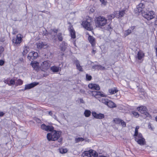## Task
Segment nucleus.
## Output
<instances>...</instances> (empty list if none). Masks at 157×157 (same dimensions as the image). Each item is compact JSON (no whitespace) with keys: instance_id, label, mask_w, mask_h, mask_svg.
<instances>
[{"instance_id":"bb28decb","label":"nucleus","mask_w":157,"mask_h":157,"mask_svg":"<svg viewBox=\"0 0 157 157\" xmlns=\"http://www.w3.org/2000/svg\"><path fill=\"white\" fill-rule=\"evenodd\" d=\"M6 82H7V84L9 85V86H12L14 85L15 83V80L13 79H11L10 81H5V83H6Z\"/></svg>"},{"instance_id":"f03ea898","label":"nucleus","mask_w":157,"mask_h":157,"mask_svg":"<svg viewBox=\"0 0 157 157\" xmlns=\"http://www.w3.org/2000/svg\"><path fill=\"white\" fill-rule=\"evenodd\" d=\"M107 20L101 16L97 18L95 22L96 27H101L105 25L107 23Z\"/></svg>"},{"instance_id":"aec40b11","label":"nucleus","mask_w":157,"mask_h":157,"mask_svg":"<svg viewBox=\"0 0 157 157\" xmlns=\"http://www.w3.org/2000/svg\"><path fill=\"white\" fill-rule=\"evenodd\" d=\"M74 63L75 64L77 69L80 71H82V68L80 66L79 62L78 60L77 59L75 60L74 61Z\"/></svg>"},{"instance_id":"6ab92c4d","label":"nucleus","mask_w":157,"mask_h":157,"mask_svg":"<svg viewBox=\"0 0 157 157\" xmlns=\"http://www.w3.org/2000/svg\"><path fill=\"white\" fill-rule=\"evenodd\" d=\"M36 44L37 48L39 49L44 48L47 47V45L44 44L42 42L37 43Z\"/></svg>"},{"instance_id":"13d9d810","label":"nucleus","mask_w":157,"mask_h":157,"mask_svg":"<svg viewBox=\"0 0 157 157\" xmlns=\"http://www.w3.org/2000/svg\"><path fill=\"white\" fill-rule=\"evenodd\" d=\"M155 25H157V16L156 17L155 19Z\"/></svg>"},{"instance_id":"423d86ee","label":"nucleus","mask_w":157,"mask_h":157,"mask_svg":"<svg viewBox=\"0 0 157 157\" xmlns=\"http://www.w3.org/2000/svg\"><path fill=\"white\" fill-rule=\"evenodd\" d=\"M51 65V62L49 60L45 61L41 64V68L44 70L49 68Z\"/></svg>"},{"instance_id":"473e14b6","label":"nucleus","mask_w":157,"mask_h":157,"mask_svg":"<svg viewBox=\"0 0 157 157\" xmlns=\"http://www.w3.org/2000/svg\"><path fill=\"white\" fill-rule=\"evenodd\" d=\"M58 40L59 41H62L63 39V37L62 36V34L61 33H59L58 34Z\"/></svg>"},{"instance_id":"37998d69","label":"nucleus","mask_w":157,"mask_h":157,"mask_svg":"<svg viewBox=\"0 0 157 157\" xmlns=\"http://www.w3.org/2000/svg\"><path fill=\"white\" fill-rule=\"evenodd\" d=\"M148 128L151 130H153L154 128L151 126V123H149L148 124Z\"/></svg>"},{"instance_id":"680f3d73","label":"nucleus","mask_w":157,"mask_h":157,"mask_svg":"<svg viewBox=\"0 0 157 157\" xmlns=\"http://www.w3.org/2000/svg\"><path fill=\"white\" fill-rule=\"evenodd\" d=\"M96 51L94 50V49H93L92 53V54H94L95 53Z\"/></svg>"},{"instance_id":"603ef678","label":"nucleus","mask_w":157,"mask_h":157,"mask_svg":"<svg viewBox=\"0 0 157 157\" xmlns=\"http://www.w3.org/2000/svg\"><path fill=\"white\" fill-rule=\"evenodd\" d=\"M139 133L138 132V130L135 129V133L134 134V136H136L137 134H139Z\"/></svg>"},{"instance_id":"4468645a","label":"nucleus","mask_w":157,"mask_h":157,"mask_svg":"<svg viewBox=\"0 0 157 157\" xmlns=\"http://www.w3.org/2000/svg\"><path fill=\"white\" fill-rule=\"evenodd\" d=\"M94 152V150L91 149L89 151H85L82 153V157H91V153Z\"/></svg>"},{"instance_id":"a19ab883","label":"nucleus","mask_w":157,"mask_h":157,"mask_svg":"<svg viewBox=\"0 0 157 157\" xmlns=\"http://www.w3.org/2000/svg\"><path fill=\"white\" fill-rule=\"evenodd\" d=\"M91 155H92L94 157H97L98 155V153L94 150V152L93 153H91Z\"/></svg>"},{"instance_id":"a211bd4d","label":"nucleus","mask_w":157,"mask_h":157,"mask_svg":"<svg viewBox=\"0 0 157 157\" xmlns=\"http://www.w3.org/2000/svg\"><path fill=\"white\" fill-rule=\"evenodd\" d=\"M144 53L142 51H140L138 52L136 58H137L139 60H141L142 59V60H143V58L144 57Z\"/></svg>"},{"instance_id":"6e6d98bb","label":"nucleus","mask_w":157,"mask_h":157,"mask_svg":"<svg viewBox=\"0 0 157 157\" xmlns=\"http://www.w3.org/2000/svg\"><path fill=\"white\" fill-rule=\"evenodd\" d=\"M52 117L54 118L56 120L58 121L57 117L55 115H53Z\"/></svg>"},{"instance_id":"09e8293b","label":"nucleus","mask_w":157,"mask_h":157,"mask_svg":"<svg viewBox=\"0 0 157 157\" xmlns=\"http://www.w3.org/2000/svg\"><path fill=\"white\" fill-rule=\"evenodd\" d=\"M18 33V31L16 29H14L13 30L12 34H15Z\"/></svg>"},{"instance_id":"4c0bfd02","label":"nucleus","mask_w":157,"mask_h":157,"mask_svg":"<svg viewBox=\"0 0 157 157\" xmlns=\"http://www.w3.org/2000/svg\"><path fill=\"white\" fill-rule=\"evenodd\" d=\"M84 140V139L82 138H76L75 139V140L76 141V142H78L79 141H83Z\"/></svg>"},{"instance_id":"72a5a7b5","label":"nucleus","mask_w":157,"mask_h":157,"mask_svg":"<svg viewBox=\"0 0 157 157\" xmlns=\"http://www.w3.org/2000/svg\"><path fill=\"white\" fill-rule=\"evenodd\" d=\"M33 52H30L28 56V59H33Z\"/></svg>"},{"instance_id":"393cba45","label":"nucleus","mask_w":157,"mask_h":157,"mask_svg":"<svg viewBox=\"0 0 157 157\" xmlns=\"http://www.w3.org/2000/svg\"><path fill=\"white\" fill-rule=\"evenodd\" d=\"M60 50L62 52H64L67 48V45L64 42L62 43L60 46Z\"/></svg>"},{"instance_id":"a878e982","label":"nucleus","mask_w":157,"mask_h":157,"mask_svg":"<svg viewBox=\"0 0 157 157\" xmlns=\"http://www.w3.org/2000/svg\"><path fill=\"white\" fill-rule=\"evenodd\" d=\"M134 136V140L136 141L138 140L139 139L142 138V137H143V136L141 133H140L138 134H137L136 136Z\"/></svg>"},{"instance_id":"69168bd1","label":"nucleus","mask_w":157,"mask_h":157,"mask_svg":"<svg viewBox=\"0 0 157 157\" xmlns=\"http://www.w3.org/2000/svg\"><path fill=\"white\" fill-rule=\"evenodd\" d=\"M139 126H137L135 128V129L138 130L139 129Z\"/></svg>"},{"instance_id":"58836bf2","label":"nucleus","mask_w":157,"mask_h":157,"mask_svg":"<svg viewBox=\"0 0 157 157\" xmlns=\"http://www.w3.org/2000/svg\"><path fill=\"white\" fill-rule=\"evenodd\" d=\"M132 114L135 117H137L139 116V115L138 113L136 112L132 111Z\"/></svg>"},{"instance_id":"8fccbe9b","label":"nucleus","mask_w":157,"mask_h":157,"mask_svg":"<svg viewBox=\"0 0 157 157\" xmlns=\"http://www.w3.org/2000/svg\"><path fill=\"white\" fill-rule=\"evenodd\" d=\"M5 63V61L2 60H0V66H2Z\"/></svg>"},{"instance_id":"5701e85b","label":"nucleus","mask_w":157,"mask_h":157,"mask_svg":"<svg viewBox=\"0 0 157 157\" xmlns=\"http://www.w3.org/2000/svg\"><path fill=\"white\" fill-rule=\"evenodd\" d=\"M136 142L138 144L140 145H143L145 144V140L144 138L142 137V138L139 139Z\"/></svg>"},{"instance_id":"1a4fd4ad","label":"nucleus","mask_w":157,"mask_h":157,"mask_svg":"<svg viewBox=\"0 0 157 157\" xmlns=\"http://www.w3.org/2000/svg\"><path fill=\"white\" fill-rule=\"evenodd\" d=\"M39 84L38 82H34L30 84L26 85L25 86V88L23 89L22 90L24 91L25 90L30 89L33 87Z\"/></svg>"},{"instance_id":"4be33fe9","label":"nucleus","mask_w":157,"mask_h":157,"mask_svg":"<svg viewBox=\"0 0 157 157\" xmlns=\"http://www.w3.org/2000/svg\"><path fill=\"white\" fill-rule=\"evenodd\" d=\"M106 105L110 108H114L116 107V104L112 101L109 100Z\"/></svg>"},{"instance_id":"7ed1b4c3","label":"nucleus","mask_w":157,"mask_h":157,"mask_svg":"<svg viewBox=\"0 0 157 157\" xmlns=\"http://www.w3.org/2000/svg\"><path fill=\"white\" fill-rule=\"evenodd\" d=\"M82 25L84 28L88 30L91 31L93 29L91 25V20L90 19L83 21Z\"/></svg>"},{"instance_id":"338daca9","label":"nucleus","mask_w":157,"mask_h":157,"mask_svg":"<svg viewBox=\"0 0 157 157\" xmlns=\"http://www.w3.org/2000/svg\"><path fill=\"white\" fill-rule=\"evenodd\" d=\"M135 28V26H132L131 28V29H132V30H133Z\"/></svg>"},{"instance_id":"dca6fc26","label":"nucleus","mask_w":157,"mask_h":157,"mask_svg":"<svg viewBox=\"0 0 157 157\" xmlns=\"http://www.w3.org/2000/svg\"><path fill=\"white\" fill-rule=\"evenodd\" d=\"M88 40L92 46H94L96 44L95 38L92 36L90 35L88 37Z\"/></svg>"},{"instance_id":"20e7f679","label":"nucleus","mask_w":157,"mask_h":157,"mask_svg":"<svg viewBox=\"0 0 157 157\" xmlns=\"http://www.w3.org/2000/svg\"><path fill=\"white\" fill-rule=\"evenodd\" d=\"M89 94H91L92 96L96 98H98L101 97H105L106 96L103 92L100 91H89Z\"/></svg>"},{"instance_id":"2eb2a0df","label":"nucleus","mask_w":157,"mask_h":157,"mask_svg":"<svg viewBox=\"0 0 157 157\" xmlns=\"http://www.w3.org/2000/svg\"><path fill=\"white\" fill-rule=\"evenodd\" d=\"M60 64L59 65V66H54L50 68L51 70L53 72H57L59 71H61V67H59Z\"/></svg>"},{"instance_id":"f8f14e48","label":"nucleus","mask_w":157,"mask_h":157,"mask_svg":"<svg viewBox=\"0 0 157 157\" xmlns=\"http://www.w3.org/2000/svg\"><path fill=\"white\" fill-rule=\"evenodd\" d=\"M68 30L70 33L71 37L72 38H75L76 37L75 32L72 25H70L68 29Z\"/></svg>"},{"instance_id":"774afa93","label":"nucleus","mask_w":157,"mask_h":157,"mask_svg":"<svg viewBox=\"0 0 157 157\" xmlns=\"http://www.w3.org/2000/svg\"><path fill=\"white\" fill-rule=\"evenodd\" d=\"M80 101L81 103H83V102H84L83 100V99H80Z\"/></svg>"},{"instance_id":"9b49d317","label":"nucleus","mask_w":157,"mask_h":157,"mask_svg":"<svg viewBox=\"0 0 157 157\" xmlns=\"http://www.w3.org/2000/svg\"><path fill=\"white\" fill-rule=\"evenodd\" d=\"M92 116L95 118L98 119H102L104 117V114L99 113L97 114L95 112H93L92 113Z\"/></svg>"},{"instance_id":"f257e3e1","label":"nucleus","mask_w":157,"mask_h":157,"mask_svg":"<svg viewBox=\"0 0 157 157\" xmlns=\"http://www.w3.org/2000/svg\"><path fill=\"white\" fill-rule=\"evenodd\" d=\"M61 132L56 130H53L51 131L50 133H48L47 137L49 141H55L58 140L60 137Z\"/></svg>"},{"instance_id":"7c9ffc66","label":"nucleus","mask_w":157,"mask_h":157,"mask_svg":"<svg viewBox=\"0 0 157 157\" xmlns=\"http://www.w3.org/2000/svg\"><path fill=\"white\" fill-rule=\"evenodd\" d=\"M67 151V150L66 148H61L59 149L60 152L62 154L65 153Z\"/></svg>"},{"instance_id":"f704fd0d","label":"nucleus","mask_w":157,"mask_h":157,"mask_svg":"<svg viewBox=\"0 0 157 157\" xmlns=\"http://www.w3.org/2000/svg\"><path fill=\"white\" fill-rule=\"evenodd\" d=\"M97 70H103L105 69L104 67H103L101 65H97Z\"/></svg>"},{"instance_id":"c9c22d12","label":"nucleus","mask_w":157,"mask_h":157,"mask_svg":"<svg viewBox=\"0 0 157 157\" xmlns=\"http://www.w3.org/2000/svg\"><path fill=\"white\" fill-rule=\"evenodd\" d=\"M125 14V11L124 10H122L120 11L119 13V16L120 17H122Z\"/></svg>"},{"instance_id":"49530a36","label":"nucleus","mask_w":157,"mask_h":157,"mask_svg":"<svg viewBox=\"0 0 157 157\" xmlns=\"http://www.w3.org/2000/svg\"><path fill=\"white\" fill-rule=\"evenodd\" d=\"M120 124L123 127H126V123L122 120V121L121 122Z\"/></svg>"},{"instance_id":"c03bdc74","label":"nucleus","mask_w":157,"mask_h":157,"mask_svg":"<svg viewBox=\"0 0 157 157\" xmlns=\"http://www.w3.org/2000/svg\"><path fill=\"white\" fill-rule=\"evenodd\" d=\"M86 79L88 81H90L92 78V77L91 75L87 74L86 75Z\"/></svg>"},{"instance_id":"3c124183","label":"nucleus","mask_w":157,"mask_h":157,"mask_svg":"<svg viewBox=\"0 0 157 157\" xmlns=\"http://www.w3.org/2000/svg\"><path fill=\"white\" fill-rule=\"evenodd\" d=\"M144 113V114L146 116V117H151L149 114L147 112H146H146L145 113Z\"/></svg>"},{"instance_id":"79ce46f5","label":"nucleus","mask_w":157,"mask_h":157,"mask_svg":"<svg viewBox=\"0 0 157 157\" xmlns=\"http://www.w3.org/2000/svg\"><path fill=\"white\" fill-rule=\"evenodd\" d=\"M33 59H35L38 56V54L36 52H33Z\"/></svg>"},{"instance_id":"052dcab7","label":"nucleus","mask_w":157,"mask_h":157,"mask_svg":"<svg viewBox=\"0 0 157 157\" xmlns=\"http://www.w3.org/2000/svg\"><path fill=\"white\" fill-rule=\"evenodd\" d=\"M48 114L50 115L52 117V116L53 115H52V113L51 111H49L48 113Z\"/></svg>"},{"instance_id":"c756f323","label":"nucleus","mask_w":157,"mask_h":157,"mask_svg":"<svg viewBox=\"0 0 157 157\" xmlns=\"http://www.w3.org/2000/svg\"><path fill=\"white\" fill-rule=\"evenodd\" d=\"M109 100L106 98H102L99 100L100 101L102 102L105 104L107 105Z\"/></svg>"},{"instance_id":"de8ad7c7","label":"nucleus","mask_w":157,"mask_h":157,"mask_svg":"<svg viewBox=\"0 0 157 157\" xmlns=\"http://www.w3.org/2000/svg\"><path fill=\"white\" fill-rule=\"evenodd\" d=\"M23 83L21 79H18L17 81V84L19 85H21Z\"/></svg>"},{"instance_id":"ddd939ff","label":"nucleus","mask_w":157,"mask_h":157,"mask_svg":"<svg viewBox=\"0 0 157 157\" xmlns=\"http://www.w3.org/2000/svg\"><path fill=\"white\" fill-rule=\"evenodd\" d=\"M88 86L89 88L99 90L100 89V87L98 84L94 83H90L88 85Z\"/></svg>"},{"instance_id":"b1692460","label":"nucleus","mask_w":157,"mask_h":157,"mask_svg":"<svg viewBox=\"0 0 157 157\" xmlns=\"http://www.w3.org/2000/svg\"><path fill=\"white\" fill-rule=\"evenodd\" d=\"M118 90L116 87H114L109 90V92L111 94H115L118 92Z\"/></svg>"},{"instance_id":"cd10ccee","label":"nucleus","mask_w":157,"mask_h":157,"mask_svg":"<svg viewBox=\"0 0 157 157\" xmlns=\"http://www.w3.org/2000/svg\"><path fill=\"white\" fill-rule=\"evenodd\" d=\"M29 50V48L27 46H25L24 48L23 51L22 53L23 56H25Z\"/></svg>"},{"instance_id":"864d4df0","label":"nucleus","mask_w":157,"mask_h":157,"mask_svg":"<svg viewBox=\"0 0 157 157\" xmlns=\"http://www.w3.org/2000/svg\"><path fill=\"white\" fill-rule=\"evenodd\" d=\"M80 92L82 94H84L85 93V91L83 89H81L80 90Z\"/></svg>"},{"instance_id":"9d476101","label":"nucleus","mask_w":157,"mask_h":157,"mask_svg":"<svg viewBox=\"0 0 157 157\" xmlns=\"http://www.w3.org/2000/svg\"><path fill=\"white\" fill-rule=\"evenodd\" d=\"M41 128L43 130L47 132H51L53 130L54 128L52 126L46 125L44 124H42L41 126Z\"/></svg>"},{"instance_id":"4d7b16f0","label":"nucleus","mask_w":157,"mask_h":157,"mask_svg":"<svg viewBox=\"0 0 157 157\" xmlns=\"http://www.w3.org/2000/svg\"><path fill=\"white\" fill-rule=\"evenodd\" d=\"M4 114V113L3 112H0V117H2Z\"/></svg>"},{"instance_id":"0e129e2a","label":"nucleus","mask_w":157,"mask_h":157,"mask_svg":"<svg viewBox=\"0 0 157 157\" xmlns=\"http://www.w3.org/2000/svg\"><path fill=\"white\" fill-rule=\"evenodd\" d=\"M98 157H107L106 156L103 155H99Z\"/></svg>"},{"instance_id":"39448f33","label":"nucleus","mask_w":157,"mask_h":157,"mask_svg":"<svg viewBox=\"0 0 157 157\" xmlns=\"http://www.w3.org/2000/svg\"><path fill=\"white\" fill-rule=\"evenodd\" d=\"M143 16L147 20H150L155 17V13L153 11H151L145 13Z\"/></svg>"},{"instance_id":"412c9836","label":"nucleus","mask_w":157,"mask_h":157,"mask_svg":"<svg viewBox=\"0 0 157 157\" xmlns=\"http://www.w3.org/2000/svg\"><path fill=\"white\" fill-rule=\"evenodd\" d=\"M137 110L142 113H144L147 110V108L145 106H141L140 107H138L137 108Z\"/></svg>"},{"instance_id":"ea45409f","label":"nucleus","mask_w":157,"mask_h":157,"mask_svg":"<svg viewBox=\"0 0 157 157\" xmlns=\"http://www.w3.org/2000/svg\"><path fill=\"white\" fill-rule=\"evenodd\" d=\"M131 33V30L128 29V30H126L125 31L124 35H125V36H127L129 34Z\"/></svg>"},{"instance_id":"e433bc0d","label":"nucleus","mask_w":157,"mask_h":157,"mask_svg":"<svg viewBox=\"0 0 157 157\" xmlns=\"http://www.w3.org/2000/svg\"><path fill=\"white\" fill-rule=\"evenodd\" d=\"M106 30L109 31L110 32L112 31L113 30V28L111 27L110 25L109 24L106 27Z\"/></svg>"},{"instance_id":"f3484780","label":"nucleus","mask_w":157,"mask_h":157,"mask_svg":"<svg viewBox=\"0 0 157 157\" xmlns=\"http://www.w3.org/2000/svg\"><path fill=\"white\" fill-rule=\"evenodd\" d=\"M144 7V5L142 3H141L137 6L136 10H137L138 13H140L142 11Z\"/></svg>"},{"instance_id":"2f4dec72","label":"nucleus","mask_w":157,"mask_h":157,"mask_svg":"<svg viewBox=\"0 0 157 157\" xmlns=\"http://www.w3.org/2000/svg\"><path fill=\"white\" fill-rule=\"evenodd\" d=\"M121 119L119 118H116L113 120V121L116 124H120L121 122L122 121Z\"/></svg>"},{"instance_id":"6e6552de","label":"nucleus","mask_w":157,"mask_h":157,"mask_svg":"<svg viewBox=\"0 0 157 157\" xmlns=\"http://www.w3.org/2000/svg\"><path fill=\"white\" fill-rule=\"evenodd\" d=\"M23 37L20 34H18L17 35L16 38H14L12 39V42L16 44H20L22 40Z\"/></svg>"},{"instance_id":"c85d7f7f","label":"nucleus","mask_w":157,"mask_h":157,"mask_svg":"<svg viewBox=\"0 0 157 157\" xmlns=\"http://www.w3.org/2000/svg\"><path fill=\"white\" fill-rule=\"evenodd\" d=\"M91 111L88 110H86L84 112V115L86 117H89L91 115Z\"/></svg>"},{"instance_id":"0eeeda50","label":"nucleus","mask_w":157,"mask_h":157,"mask_svg":"<svg viewBox=\"0 0 157 157\" xmlns=\"http://www.w3.org/2000/svg\"><path fill=\"white\" fill-rule=\"evenodd\" d=\"M30 65L33 69L36 71H38L41 69V66L40 65L39 63L36 61H35L31 62Z\"/></svg>"},{"instance_id":"5fc2aeb1","label":"nucleus","mask_w":157,"mask_h":157,"mask_svg":"<svg viewBox=\"0 0 157 157\" xmlns=\"http://www.w3.org/2000/svg\"><path fill=\"white\" fill-rule=\"evenodd\" d=\"M97 65H95L92 67V69L94 70H97Z\"/></svg>"},{"instance_id":"bf43d9fd","label":"nucleus","mask_w":157,"mask_h":157,"mask_svg":"<svg viewBox=\"0 0 157 157\" xmlns=\"http://www.w3.org/2000/svg\"><path fill=\"white\" fill-rule=\"evenodd\" d=\"M53 31L55 33H57L58 32V30L56 29H54L53 30Z\"/></svg>"},{"instance_id":"e2e57ef3","label":"nucleus","mask_w":157,"mask_h":157,"mask_svg":"<svg viewBox=\"0 0 157 157\" xmlns=\"http://www.w3.org/2000/svg\"><path fill=\"white\" fill-rule=\"evenodd\" d=\"M109 17H110L109 18L111 19H112L113 18H114V16L113 15V16L111 15Z\"/></svg>"},{"instance_id":"a18cd8bd","label":"nucleus","mask_w":157,"mask_h":157,"mask_svg":"<svg viewBox=\"0 0 157 157\" xmlns=\"http://www.w3.org/2000/svg\"><path fill=\"white\" fill-rule=\"evenodd\" d=\"M101 2V4L104 6H106L107 4V2L105 1V0H99Z\"/></svg>"}]
</instances>
